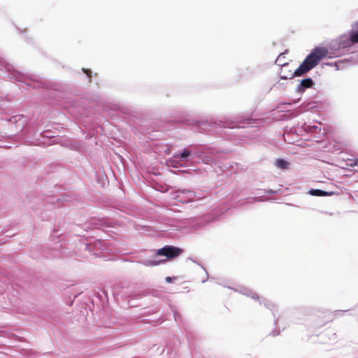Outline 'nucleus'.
Instances as JSON below:
<instances>
[{
	"mask_svg": "<svg viewBox=\"0 0 358 358\" xmlns=\"http://www.w3.org/2000/svg\"><path fill=\"white\" fill-rule=\"evenodd\" d=\"M181 194H187V199L189 200V201H192L194 199V196H195V193L192 191H189V190H184V191H182L181 192Z\"/></svg>",
	"mask_w": 358,
	"mask_h": 358,
	"instance_id": "0eeeda50",
	"label": "nucleus"
},
{
	"mask_svg": "<svg viewBox=\"0 0 358 358\" xmlns=\"http://www.w3.org/2000/svg\"><path fill=\"white\" fill-rule=\"evenodd\" d=\"M281 55H280L278 57L277 61L280 59V57H281Z\"/></svg>",
	"mask_w": 358,
	"mask_h": 358,
	"instance_id": "f8f14e48",
	"label": "nucleus"
},
{
	"mask_svg": "<svg viewBox=\"0 0 358 358\" xmlns=\"http://www.w3.org/2000/svg\"><path fill=\"white\" fill-rule=\"evenodd\" d=\"M254 299H259V296L256 295L255 296H253Z\"/></svg>",
	"mask_w": 358,
	"mask_h": 358,
	"instance_id": "9b49d317",
	"label": "nucleus"
},
{
	"mask_svg": "<svg viewBox=\"0 0 358 358\" xmlns=\"http://www.w3.org/2000/svg\"><path fill=\"white\" fill-rule=\"evenodd\" d=\"M182 252V250L173 247V246H165L162 248L157 250V255L160 256H165L167 259H173L178 257Z\"/></svg>",
	"mask_w": 358,
	"mask_h": 358,
	"instance_id": "f03ea898",
	"label": "nucleus"
},
{
	"mask_svg": "<svg viewBox=\"0 0 358 358\" xmlns=\"http://www.w3.org/2000/svg\"><path fill=\"white\" fill-rule=\"evenodd\" d=\"M275 165L281 169H287L289 166V163L284 159H278L275 162Z\"/></svg>",
	"mask_w": 358,
	"mask_h": 358,
	"instance_id": "20e7f679",
	"label": "nucleus"
},
{
	"mask_svg": "<svg viewBox=\"0 0 358 358\" xmlns=\"http://www.w3.org/2000/svg\"><path fill=\"white\" fill-rule=\"evenodd\" d=\"M166 280V281H168V282H171V278L170 277H167Z\"/></svg>",
	"mask_w": 358,
	"mask_h": 358,
	"instance_id": "9d476101",
	"label": "nucleus"
},
{
	"mask_svg": "<svg viewBox=\"0 0 358 358\" xmlns=\"http://www.w3.org/2000/svg\"><path fill=\"white\" fill-rule=\"evenodd\" d=\"M84 72L87 75L88 77H90V78L92 77V72L90 70H89V69L84 70Z\"/></svg>",
	"mask_w": 358,
	"mask_h": 358,
	"instance_id": "1a4fd4ad",
	"label": "nucleus"
},
{
	"mask_svg": "<svg viewBox=\"0 0 358 358\" xmlns=\"http://www.w3.org/2000/svg\"><path fill=\"white\" fill-rule=\"evenodd\" d=\"M309 193L310 195L316 196H331L334 194V192H326V191L317 189H312L309 191Z\"/></svg>",
	"mask_w": 358,
	"mask_h": 358,
	"instance_id": "7ed1b4c3",
	"label": "nucleus"
},
{
	"mask_svg": "<svg viewBox=\"0 0 358 358\" xmlns=\"http://www.w3.org/2000/svg\"><path fill=\"white\" fill-rule=\"evenodd\" d=\"M350 41L352 43H358V32H355L351 34Z\"/></svg>",
	"mask_w": 358,
	"mask_h": 358,
	"instance_id": "6e6552de",
	"label": "nucleus"
},
{
	"mask_svg": "<svg viewBox=\"0 0 358 358\" xmlns=\"http://www.w3.org/2000/svg\"><path fill=\"white\" fill-rule=\"evenodd\" d=\"M313 85V80L311 78H305L303 79L301 82V85L303 88H309L311 87Z\"/></svg>",
	"mask_w": 358,
	"mask_h": 358,
	"instance_id": "39448f33",
	"label": "nucleus"
},
{
	"mask_svg": "<svg viewBox=\"0 0 358 358\" xmlns=\"http://www.w3.org/2000/svg\"><path fill=\"white\" fill-rule=\"evenodd\" d=\"M328 50L324 48H316L306 57L294 73V76H301L315 67L319 62L327 57Z\"/></svg>",
	"mask_w": 358,
	"mask_h": 358,
	"instance_id": "f257e3e1",
	"label": "nucleus"
},
{
	"mask_svg": "<svg viewBox=\"0 0 358 358\" xmlns=\"http://www.w3.org/2000/svg\"><path fill=\"white\" fill-rule=\"evenodd\" d=\"M191 155V151L185 149L182 151V152L180 155H176L174 156L175 158L185 159L189 157Z\"/></svg>",
	"mask_w": 358,
	"mask_h": 358,
	"instance_id": "423d86ee",
	"label": "nucleus"
}]
</instances>
